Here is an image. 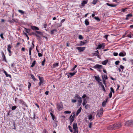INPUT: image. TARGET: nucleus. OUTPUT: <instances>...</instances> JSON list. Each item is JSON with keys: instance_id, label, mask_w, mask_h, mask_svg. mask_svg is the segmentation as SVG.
I'll return each mask as SVG.
<instances>
[{"instance_id": "052dcab7", "label": "nucleus", "mask_w": 133, "mask_h": 133, "mask_svg": "<svg viewBox=\"0 0 133 133\" xmlns=\"http://www.w3.org/2000/svg\"><path fill=\"white\" fill-rule=\"evenodd\" d=\"M24 34L26 36V37L27 38V39L28 40H29V37L28 36L27 34L26 33H24Z\"/></svg>"}, {"instance_id": "69168bd1", "label": "nucleus", "mask_w": 133, "mask_h": 133, "mask_svg": "<svg viewBox=\"0 0 133 133\" xmlns=\"http://www.w3.org/2000/svg\"><path fill=\"white\" fill-rule=\"evenodd\" d=\"M120 68L123 70L124 69V67L123 65H120Z\"/></svg>"}, {"instance_id": "7c9ffc66", "label": "nucleus", "mask_w": 133, "mask_h": 133, "mask_svg": "<svg viewBox=\"0 0 133 133\" xmlns=\"http://www.w3.org/2000/svg\"><path fill=\"white\" fill-rule=\"evenodd\" d=\"M58 65V63H55L54 64H53V66L54 67H57Z\"/></svg>"}, {"instance_id": "a18cd8bd", "label": "nucleus", "mask_w": 133, "mask_h": 133, "mask_svg": "<svg viewBox=\"0 0 133 133\" xmlns=\"http://www.w3.org/2000/svg\"><path fill=\"white\" fill-rule=\"evenodd\" d=\"M131 35H133L131 34V33L129 34L127 36V37L130 38H131Z\"/></svg>"}, {"instance_id": "49530a36", "label": "nucleus", "mask_w": 133, "mask_h": 133, "mask_svg": "<svg viewBox=\"0 0 133 133\" xmlns=\"http://www.w3.org/2000/svg\"><path fill=\"white\" fill-rule=\"evenodd\" d=\"M50 115H51L52 117V119H53V120H54L55 118L54 116L53 115L52 113L50 112Z\"/></svg>"}, {"instance_id": "f257e3e1", "label": "nucleus", "mask_w": 133, "mask_h": 133, "mask_svg": "<svg viewBox=\"0 0 133 133\" xmlns=\"http://www.w3.org/2000/svg\"><path fill=\"white\" fill-rule=\"evenodd\" d=\"M125 125L128 126H133V120L127 121L125 124Z\"/></svg>"}, {"instance_id": "5fc2aeb1", "label": "nucleus", "mask_w": 133, "mask_h": 133, "mask_svg": "<svg viewBox=\"0 0 133 133\" xmlns=\"http://www.w3.org/2000/svg\"><path fill=\"white\" fill-rule=\"evenodd\" d=\"M101 87H102V89L103 90V91L104 92H105L106 91L105 90V88H104V86L103 85H102V86H101Z\"/></svg>"}, {"instance_id": "ea45409f", "label": "nucleus", "mask_w": 133, "mask_h": 133, "mask_svg": "<svg viewBox=\"0 0 133 133\" xmlns=\"http://www.w3.org/2000/svg\"><path fill=\"white\" fill-rule=\"evenodd\" d=\"M45 58H44L42 62V65L44 66V63L45 62Z\"/></svg>"}, {"instance_id": "a19ab883", "label": "nucleus", "mask_w": 133, "mask_h": 133, "mask_svg": "<svg viewBox=\"0 0 133 133\" xmlns=\"http://www.w3.org/2000/svg\"><path fill=\"white\" fill-rule=\"evenodd\" d=\"M78 38L80 39H82L83 38V36L81 35H79Z\"/></svg>"}, {"instance_id": "72a5a7b5", "label": "nucleus", "mask_w": 133, "mask_h": 133, "mask_svg": "<svg viewBox=\"0 0 133 133\" xmlns=\"http://www.w3.org/2000/svg\"><path fill=\"white\" fill-rule=\"evenodd\" d=\"M98 0H94L92 2V4L94 5L96 4Z\"/></svg>"}, {"instance_id": "5701e85b", "label": "nucleus", "mask_w": 133, "mask_h": 133, "mask_svg": "<svg viewBox=\"0 0 133 133\" xmlns=\"http://www.w3.org/2000/svg\"><path fill=\"white\" fill-rule=\"evenodd\" d=\"M32 49V48L31 47H30L29 48V55H30V58H31V51Z\"/></svg>"}, {"instance_id": "c9c22d12", "label": "nucleus", "mask_w": 133, "mask_h": 133, "mask_svg": "<svg viewBox=\"0 0 133 133\" xmlns=\"http://www.w3.org/2000/svg\"><path fill=\"white\" fill-rule=\"evenodd\" d=\"M25 31L27 33L29 32L30 31V29H27L26 28H25Z\"/></svg>"}, {"instance_id": "473e14b6", "label": "nucleus", "mask_w": 133, "mask_h": 133, "mask_svg": "<svg viewBox=\"0 0 133 133\" xmlns=\"http://www.w3.org/2000/svg\"><path fill=\"white\" fill-rule=\"evenodd\" d=\"M32 34L34 36H35L37 37H38L39 38H40V37L37 34L35 33H32Z\"/></svg>"}, {"instance_id": "bf43d9fd", "label": "nucleus", "mask_w": 133, "mask_h": 133, "mask_svg": "<svg viewBox=\"0 0 133 133\" xmlns=\"http://www.w3.org/2000/svg\"><path fill=\"white\" fill-rule=\"evenodd\" d=\"M0 36L1 38L3 39H4V37L3 36V34H1L0 35Z\"/></svg>"}, {"instance_id": "1a4fd4ad", "label": "nucleus", "mask_w": 133, "mask_h": 133, "mask_svg": "<svg viewBox=\"0 0 133 133\" xmlns=\"http://www.w3.org/2000/svg\"><path fill=\"white\" fill-rule=\"evenodd\" d=\"M102 65L99 64H96L94 66V68L95 69H101L102 68Z\"/></svg>"}, {"instance_id": "f704fd0d", "label": "nucleus", "mask_w": 133, "mask_h": 133, "mask_svg": "<svg viewBox=\"0 0 133 133\" xmlns=\"http://www.w3.org/2000/svg\"><path fill=\"white\" fill-rule=\"evenodd\" d=\"M76 72H74L72 73H69V75H70V77H71L73 76H74V75H75L76 73Z\"/></svg>"}, {"instance_id": "bb28decb", "label": "nucleus", "mask_w": 133, "mask_h": 133, "mask_svg": "<svg viewBox=\"0 0 133 133\" xmlns=\"http://www.w3.org/2000/svg\"><path fill=\"white\" fill-rule=\"evenodd\" d=\"M88 117L89 120L91 119L92 120V116L91 115H89L88 116Z\"/></svg>"}, {"instance_id": "338daca9", "label": "nucleus", "mask_w": 133, "mask_h": 133, "mask_svg": "<svg viewBox=\"0 0 133 133\" xmlns=\"http://www.w3.org/2000/svg\"><path fill=\"white\" fill-rule=\"evenodd\" d=\"M92 125V122H90V123H89V128H91V125Z\"/></svg>"}, {"instance_id": "6ab92c4d", "label": "nucleus", "mask_w": 133, "mask_h": 133, "mask_svg": "<svg viewBox=\"0 0 133 133\" xmlns=\"http://www.w3.org/2000/svg\"><path fill=\"white\" fill-rule=\"evenodd\" d=\"M107 5L110 6L112 7H115L116 6V5L114 4L113 5L112 4H110L109 3H106Z\"/></svg>"}, {"instance_id": "c03bdc74", "label": "nucleus", "mask_w": 133, "mask_h": 133, "mask_svg": "<svg viewBox=\"0 0 133 133\" xmlns=\"http://www.w3.org/2000/svg\"><path fill=\"white\" fill-rule=\"evenodd\" d=\"M64 112L66 114H70L71 113V111H65Z\"/></svg>"}, {"instance_id": "aec40b11", "label": "nucleus", "mask_w": 133, "mask_h": 133, "mask_svg": "<svg viewBox=\"0 0 133 133\" xmlns=\"http://www.w3.org/2000/svg\"><path fill=\"white\" fill-rule=\"evenodd\" d=\"M4 72L6 76L7 77H11V76L10 75L8 74L7 72L6 71H5L4 70Z\"/></svg>"}, {"instance_id": "13d9d810", "label": "nucleus", "mask_w": 133, "mask_h": 133, "mask_svg": "<svg viewBox=\"0 0 133 133\" xmlns=\"http://www.w3.org/2000/svg\"><path fill=\"white\" fill-rule=\"evenodd\" d=\"M109 96L110 98L112 96V92H110L109 94Z\"/></svg>"}, {"instance_id": "9b49d317", "label": "nucleus", "mask_w": 133, "mask_h": 133, "mask_svg": "<svg viewBox=\"0 0 133 133\" xmlns=\"http://www.w3.org/2000/svg\"><path fill=\"white\" fill-rule=\"evenodd\" d=\"M73 127L74 130H75V131L78 130V128L77 127V124L76 123H74L73 124Z\"/></svg>"}, {"instance_id": "8fccbe9b", "label": "nucleus", "mask_w": 133, "mask_h": 133, "mask_svg": "<svg viewBox=\"0 0 133 133\" xmlns=\"http://www.w3.org/2000/svg\"><path fill=\"white\" fill-rule=\"evenodd\" d=\"M31 85V83H30V82H29L28 84V88L29 89L30 88Z\"/></svg>"}, {"instance_id": "2f4dec72", "label": "nucleus", "mask_w": 133, "mask_h": 133, "mask_svg": "<svg viewBox=\"0 0 133 133\" xmlns=\"http://www.w3.org/2000/svg\"><path fill=\"white\" fill-rule=\"evenodd\" d=\"M36 32L37 34H39L40 35H42L43 34V33L42 32L38 31H36Z\"/></svg>"}, {"instance_id": "9d476101", "label": "nucleus", "mask_w": 133, "mask_h": 133, "mask_svg": "<svg viewBox=\"0 0 133 133\" xmlns=\"http://www.w3.org/2000/svg\"><path fill=\"white\" fill-rule=\"evenodd\" d=\"M94 77L96 80L97 82H99L100 81H101V80L100 79L99 77L98 76H94Z\"/></svg>"}, {"instance_id": "4468645a", "label": "nucleus", "mask_w": 133, "mask_h": 133, "mask_svg": "<svg viewBox=\"0 0 133 133\" xmlns=\"http://www.w3.org/2000/svg\"><path fill=\"white\" fill-rule=\"evenodd\" d=\"M82 108L81 107H80L79 109L77 110L76 114V116H77L78 114L82 110Z\"/></svg>"}, {"instance_id": "680f3d73", "label": "nucleus", "mask_w": 133, "mask_h": 133, "mask_svg": "<svg viewBox=\"0 0 133 133\" xmlns=\"http://www.w3.org/2000/svg\"><path fill=\"white\" fill-rule=\"evenodd\" d=\"M85 43L84 42H82V41H81L80 42V45H83Z\"/></svg>"}, {"instance_id": "e433bc0d", "label": "nucleus", "mask_w": 133, "mask_h": 133, "mask_svg": "<svg viewBox=\"0 0 133 133\" xmlns=\"http://www.w3.org/2000/svg\"><path fill=\"white\" fill-rule=\"evenodd\" d=\"M68 127L69 129V130L71 132H72V127L70 126L69 125L68 126Z\"/></svg>"}, {"instance_id": "412c9836", "label": "nucleus", "mask_w": 133, "mask_h": 133, "mask_svg": "<svg viewBox=\"0 0 133 133\" xmlns=\"http://www.w3.org/2000/svg\"><path fill=\"white\" fill-rule=\"evenodd\" d=\"M86 25H88L89 24V23L88 21V19H86L84 21Z\"/></svg>"}, {"instance_id": "7ed1b4c3", "label": "nucleus", "mask_w": 133, "mask_h": 133, "mask_svg": "<svg viewBox=\"0 0 133 133\" xmlns=\"http://www.w3.org/2000/svg\"><path fill=\"white\" fill-rule=\"evenodd\" d=\"M103 109L102 108H101L100 110L98 111L97 113V116L99 117H101L102 115L103 114Z\"/></svg>"}, {"instance_id": "f03ea898", "label": "nucleus", "mask_w": 133, "mask_h": 133, "mask_svg": "<svg viewBox=\"0 0 133 133\" xmlns=\"http://www.w3.org/2000/svg\"><path fill=\"white\" fill-rule=\"evenodd\" d=\"M57 108L58 110H61L63 109L62 104L61 103L57 104Z\"/></svg>"}, {"instance_id": "0e129e2a", "label": "nucleus", "mask_w": 133, "mask_h": 133, "mask_svg": "<svg viewBox=\"0 0 133 133\" xmlns=\"http://www.w3.org/2000/svg\"><path fill=\"white\" fill-rule=\"evenodd\" d=\"M62 24L61 23H58L57 24V25L58 27H60L62 25Z\"/></svg>"}, {"instance_id": "39448f33", "label": "nucleus", "mask_w": 133, "mask_h": 133, "mask_svg": "<svg viewBox=\"0 0 133 133\" xmlns=\"http://www.w3.org/2000/svg\"><path fill=\"white\" fill-rule=\"evenodd\" d=\"M107 128L108 130H112L113 129H115V127L114 124L108 126L107 127Z\"/></svg>"}, {"instance_id": "864d4df0", "label": "nucleus", "mask_w": 133, "mask_h": 133, "mask_svg": "<svg viewBox=\"0 0 133 133\" xmlns=\"http://www.w3.org/2000/svg\"><path fill=\"white\" fill-rule=\"evenodd\" d=\"M35 26H31V28L33 30H35Z\"/></svg>"}, {"instance_id": "4d7b16f0", "label": "nucleus", "mask_w": 133, "mask_h": 133, "mask_svg": "<svg viewBox=\"0 0 133 133\" xmlns=\"http://www.w3.org/2000/svg\"><path fill=\"white\" fill-rule=\"evenodd\" d=\"M103 82L104 84L105 85L106 84L105 83V79H103Z\"/></svg>"}, {"instance_id": "c756f323", "label": "nucleus", "mask_w": 133, "mask_h": 133, "mask_svg": "<svg viewBox=\"0 0 133 133\" xmlns=\"http://www.w3.org/2000/svg\"><path fill=\"white\" fill-rule=\"evenodd\" d=\"M57 31L55 29H54L52 30H51L50 31L51 34H54L55 32H56Z\"/></svg>"}, {"instance_id": "79ce46f5", "label": "nucleus", "mask_w": 133, "mask_h": 133, "mask_svg": "<svg viewBox=\"0 0 133 133\" xmlns=\"http://www.w3.org/2000/svg\"><path fill=\"white\" fill-rule=\"evenodd\" d=\"M16 108L17 107L16 106H12V107L11 109L12 110H14L16 109Z\"/></svg>"}, {"instance_id": "f8f14e48", "label": "nucleus", "mask_w": 133, "mask_h": 133, "mask_svg": "<svg viewBox=\"0 0 133 133\" xmlns=\"http://www.w3.org/2000/svg\"><path fill=\"white\" fill-rule=\"evenodd\" d=\"M126 53L124 51L120 52L119 54V56L121 57H124L126 55Z\"/></svg>"}, {"instance_id": "37998d69", "label": "nucleus", "mask_w": 133, "mask_h": 133, "mask_svg": "<svg viewBox=\"0 0 133 133\" xmlns=\"http://www.w3.org/2000/svg\"><path fill=\"white\" fill-rule=\"evenodd\" d=\"M77 67V65H75L71 69V70L72 71H74L75 70V68Z\"/></svg>"}, {"instance_id": "2eb2a0df", "label": "nucleus", "mask_w": 133, "mask_h": 133, "mask_svg": "<svg viewBox=\"0 0 133 133\" xmlns=\"http://www.w3.org/2000/svg\"><path fill=\"white\" fill-rule=\"evenodd\" d=\"M102 46L103 47L105 45H104V44L103 43L102 45L101 44H100L98 45L97 48L100 49L102 48Z\"/></svg>"}, {"instance_id": "cd10ccee", "label": "nucleus", "mask_w": 133, "mask_h": 133, "mask_svg": "<svg viewBox=\"0 0 133 133\" xmlns=\"http://www.w3.org/2000/svg\"><path fill=\"white\" fill-rule=\"evenodd\" d=\"M18 12L21 14L22 15H24V12L21 10H18Z\"/></svg>"}, {"instance_id": "6e6552de", "label": "nucleus", "mask_w": 133, "mask_h": 133, "mask_svg": "<svg viewBox=\"0 0 133 133\" xmlns=\"http://www.w3.org/2000/svg\"><path fill=\"white\" fill-rule=\"evenodd\" d=\"M73 115L72 116V115H71L69 118V119L70 121H74L75 117V112H74L73 113Z\"/></svg>"}, {"instance_id": "f3484780", "label": "nucleus", "mask_w": 133, "mask_h": 133, "mask_svg": "<svg viewBox=\"0 0 133 133\" xmlns=\"http://www.w3.org/2000/svg\"><path fill=\"white\" fill-rule=\"evenodd\" d=\"M78 99H79L78 100V105H80L81 104L82 102L81 97Z\"/></svg>"}, {"instance_id": "4be33fe9", "label": "nucleus", "mask_w": 133, "mask_h": 133, "mask_svg": "<svg viewBox=\"0 0 133 133\" xmlns=\"http://www.w3.org/2000/svg\"><path fill=\"white\" fill-rule=\"evenodd\" d=\"M2 57L3 58V60L5 61V62H6V60L5 58V57L4 55V53L3 52H2Z\"/></svg>"}, {"instance_id": "4c0bfd02", "label": "nucleus", "mask_w": 133, "mask_h": 133, "mask_svg": "<svg viewBox=\"0 0 133 133\" xmlns=\"http://www.w3.org/2000/svg\"><path fill=\"white\" fill-rule=\"evenodd\" d=\"M110 90H111V91L110 92H112L113 93H114L115 92V91H114V89L112 87H111L110 88Z\"/></svg>"}, {"instance_id": "de8ad7c7", "label": "nucleus", "mask_w": 133, "mask_h": 133, "mask_svg": "<svg viewBox=\"0 0 133 133\" xmlns=\"http://www.w3.org/2000/svg\"><path fill=\"white\" fill-rule=\"evenodd\" d=\"M102 77L103 76V79L104 78L105 79H108V77L107 75H104L102 76Z\"/></svg>"}, {"instance_id": "a878e982", "label": "nucleus", "mask_w": 133, "mask_h": 133, "mask_svg": "<svg viewBox=\"0 0 133 133\" xmlns=\"http://www.w3.org/2000/svg\"><path fill=\"white\" fill-rule=\"evenodd\" d=\"M31 78H32L34 81H35L37 80L35 78L34 76L33 75L31 74Z\"/></svg>"}, {"instance_id": "dca6fc26", "label": "nucleus", "mask_w": 133, "mask_h": 133, "mask_svg": "<svg viewBox=\"0 0 133 133\" xmlns=\"http://www.w3.org/2000/svg\"><path fill=\"white\" fill-rule=\"evenodd\" d=\"M87 3V2L86 1H83L81 3V5L82 7H83L84 5L85 4H86Z\"/></svg>"}, {"instance_id": "ddd939ff", "label": "nucleus", "mask_w": 133, "mask_h": 133, "mask_svg": "<svg viewBox=\"0 0 133 133\" xmlns=\"http://www.w3.org/2000/svg\"><path fill=\"white\" fill-rule=\"evenodd\" d=\"M132 15L131 14H129L126 15V17L125 19L127 20L129 19V18H131L132 16Z\"/></svg>"}, {"instance_id": "a211bd4d", "label": "nucleus", "mask_w": 133, "mask_h": 133, "mask_svg": "<svg viewBox=\"0 0 133 133\" xmlns=\"http://www.w3.org/2000/svg\"><path fill=\"white\" fill-rule=\"evenodd\" d=\"M99 52L98 50L96 51L95 52V53L92 54V55L93 56H97L98 55Z\"/></svg>"}, {"instance_id": "3c124183", "label": "nucleus", "mask_w": 133, "mask_h": 133, "mask_svg": "<svg viewBox=\"0 0 133 133\" xmlns=\"http://www.w3.org/2000/svg\"><path fill=\"white\" fill-rule=\"evenodd\" d=\"M106 105V102L104 101L102 102V105L103 107H104Z\"/></svg>"}, {"instance_id": "0eeeda50", "label": "nucleus", "mask_w": 133, "mask_h": 133, "mask_svg": "<svg viewBox=\"0 0 133 133\" xmlns=\"http://www.w3.org/2000/svg\"><path fill=\"white\" fill-rule=\"evenodd\" d=\"M40 82L39 83V86H40L41 84L43 85L44 84V80L43 77H42V78L39 79Z\"/></svg>"}, {"instance_id": "e2e57ef3", "label": "nucleus", "mask_w": 133, "mask_h": 133, "mask_svg": "<svg viewBox=\"0 0 133 133\" xmlns=\"http://www.w3.org/2000/svg\"><path fill=\"white\" fill-rule=\"evenodd\" d=\"M118 53L117 52H114L113 53V55L115 56H117L118 55Z\"/></svg>"}, {"instance_id": "20e7f679", "label": "nucleus", "mask_w": 133, "mask_h": 133, "mask_svg": "<svg viewBox=\"0 0 133 133\" xmlns=\"http://www.w3.org/2000/svg\"><path fill=\"white\" fill-rule=\"evenodd\" d=\"M114 125L115 129L117 128H119L122 126L121 124L120 123L115 124H114Z\"/></svg>"}, {"instance_id": "774afa93", "label": "nucleus", "mask_w": 133, "mask_h": 133, "mask_svg": "<svg viewBox=\"0 0 133 133\" xmlns=\"http://www.w3.org/2000/svg\"><path fill=\"white\" fill-rule=\"evenodd\" d=\"M38 56L39 57L42 56H43V55L41 53H38Z\"/></svg>"}, {"instance_id": "b1692460", "label": "nucleus", "mask_w": 133, "mask_h": 133, "mask_svg": "<svg viewBox=\"0 0 133 133\" xmlns=\"http://www.w3.org/2000/svg\"><path fill=\"white\" fill-rule=\"evenodd\" d=\"M81 97H79V96L78 94H76L74 97V98L76 99H79Z\"/></svg>"}, {"instance_id": "423d86ee", "label": "nucleus", "mask_w": 133, "mask_h": 133, "mask_svg": "<svg viewBox=\"0 0 133 133\" xmlns=\"http://www.w3.org/2000/svg\"><path fill=\"white\" fill-rule=\"evenodd\" d=\"M76 48L80 52H82L85 49V47H77Z\"/></svg>"}, {"instance_id": "c85d7f7f", "label": "nucleus", "mask_w": 133, "mask_h": 133, "mask_svg": "<svg viewBox=\"0 0 133 133\" xmlns=\"http://www.w3.org/2000/svg\"><path fill=\"white\" fill-rule=\"evenodd\" d=\"M36 62V61H33V62H32V64L30 66L31 67H33L35 65V63Z\"/></svg>"}, {"instance_id": "58836bf2", "label": "nucleus", "mask_w": 133, "mask_h": 133, "mask_svg": "<svg viewBox=\"0 0 133 133\" xmlns=\"http://www.w3.org/2000/svg\"><path fill=\"white\" fill-rule=\"evenodd\" d=\"M94 18L98 21H100V19L98 17H94Z\"/></svg>"}, {"instance_id": "09e8293b", "label": "nucleus", "mask_w": 133, "mask_h": 133, "mask_svg": "<svg viewBox=\"0 0 133 133\" xmlns=\"http://www.w3.org/2000/svg\"><path fill=\"white\" fill-rule=\"evenodd\" d=\"M11 47L10 44L8 45L7 50H10L11 49Z\"/></svg>"}, {"instance_id": "393cba45", "label": "nucleus", "mask_w": 133, "mask_h": 133, "mask_svg": "<svg viewBox=\"0 0 133 133\" xmlns=\"http://www.w3.org/2000/svg\"><path fill=\"white\" fill-rule=\"evenodd\" d=\"M108 60H105L102 62V64L104 65H106L108 62Z\"/></svg>"}, {"instance_id": "603ef678", "label": "nucleus", "mask_w": 133, "mask_h": 133, "mask_svg": "<svg viewBox=\"0 0 133 133\" xmlns=\"http://www.w3.org/2000/svg\"><path fill=\"white\" fill-rule=\"evenodd\" d=\"M119 63H120V62L119 61H116L115 62V64L116 65H118Z\"/></svg>"}, {"instance_id": "6e6d98bb", "label": "nucleus", "mask_w": 133, "mask_h": 133, "mask_svg": "<svg viewBox=\"0 0 133 133\" xmlns=\"http://www.w3.org/2000/svg\"><path fill=\"white\" fill-rule=\"evenodd\" d=\"M71 101L72 103H75L77 101L76 99H72L71 100Z\"/></svg>"}]
</instances>
